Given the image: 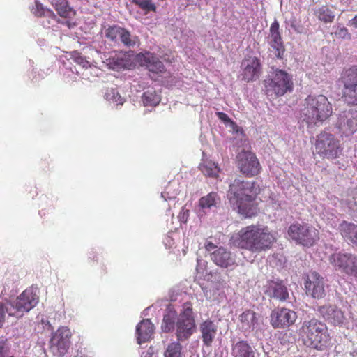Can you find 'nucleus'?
Segmentation results:
<instances>
[{
  "mask_svg": "<svg viewBox=\"0 0 357 357\" xmlns=\"http://www.w3.org/2000/svg\"><path fill=\"white\" fill-rule=\"evenodd\" d=\"M349 25L357 28V15H356L354 18L349 20Z\"/></svg>",
  "mask_w": 357,
  "mask_h": 357,
  "instance_id": "de8ad7c7",
  "label": "nucleus"
},
{
  "mask_svg": "<svg viewBox=\"0 0 357 357\" xmlns=\"http://www.w3.org/2000/svg\"><path fill=\"white\" fill-rule=\"evenodd\" d=\"M200 171L208 177L217 178L221 172L220 167L217 163L211 160H203L199 166Z\"/></svg>",
  "mask_w": 357,
  "mask_h": 357,
  "instance_id": "c85d7f7f",
  "label": "nucleus"
},
{
  "mask_svg": "<svg viewBox=\"0 0 357 357\" xmlns=\"http://www.w3.org/2000/svg\"><path fill=\"white\" fill-rule=\"evenodd\" d=\"M351 355L352 357H357V349L353 351L351 353Z\"/></svg>",
  "mask_w": 357,
  "mask_h": 357,
  "instance_id": "8fccbe9b",
  "label": "nucleus"
},
{
  "mask_svg": "<svg viewBox=\"0 0 357 357\" xmlns=\"http://www.w3.org/2000/svg\"><path fill=\"white\" fill-rule=\"evenodd\" d=\"M119 40L127 47H134L139 43L138 38L137 36H132L130 33L125 28L122 30Z\"/></svg>",
  "mask_w": 357,
  "mask_h": 357,
  "instance_id": "c9c22d12",
  "label": "nucleus"
},
{
  "mask_svg": "<svg viewBox=\"0 0 357 357\" xmlns=\"http://www.w3.org/2000/svg\"><path fill=\"white\" fill-rule=\"evenodd\" d=\"M264 293L270 298L285 302L289 298L287 287L280 280H268L264 286Z\"/></svg>",
  "mask_w": 357,
  "mask_h": 357,
  "instance_id": "dca6fc26",
  "label": "nucleus"
},
{
  "mask_svg": "<svg viewBox=\"0 0 357 357\" xmlns=\"http://www.w3.org/2000/svg\"><path fill=\"white\" fill-rule=\"evenodd\" d=\"M241 79L250 82L258 79L261 73V65L257 56H246L241 62Z\"/></svg>",
  "mask_w": 357,
  "mask_h": 357,
  "instance_id": "4468645a",
  "label": "nucleus"
},
{
  "mask_svg": "<svg viewBox=\"0 0 357 357\" xmlns=\"http://www.w3.org/2000/svg\"><path fill=\"white\" fill-rule=\"evenodd\" d=\"M147 351H149V352H151V354H153L152 351L148 350ZM147 357H152V355H151V356L147 355Z\"/></svg>",
  "mask_w": 357,
  "mask_h": 357,
  "instance_id": "864d4df0",
  "label": "nucleus"
},
{
  "mask_svg": "<svg viewBox=\"0 0 357 357\" xmlns=\"http://www.w3.org/2000/svg\"><path fill=\"white\" fill-rule=\"evenodd\" d=\"M338 128L345 136H349L357 131V113L344 111L341 113L337 121Z\"/></svg>",
  "mask_w": 357,
  "mask_h": 357,
  "instance_id": "a211bd4d",
  "label": "nucleus"
},
{
  "mask_svg": "<svg viewBox=\"0 0 357 357\" xmlns=\"http://www.w3.org/2000/svg\"><path fill=\"white\" fill-rule=\"evenodd\" d=\"M147 355L151 356V353L149 352V351H146V353H144V356L143 357H147Z\"/></svg>",
  "mask_w": 357,
  "mask_h": 357,
  "instance_id": "603ef678",
  "label": "nucleus"
},
{
  "mask_svg": "<svg viewBox=\"0 0 357 357\" xmlns=\"http://www.w3.org/2000/svg\"><path fill=\"white\" fill-rule=\"evenodd\" d=\"M261 191L257 181H249L236 178L229 185L228 198L233 207L245 218H252L259 213V204L257 202Z\"/></svg>",
  "mask_w": 357,
  "mask_h": 357,
  "instance_id": "f257e3e1",
  "label": "nucleus"
},
{
  "mask_svg": "<svg viewBox=\"0 0 357 357\" xmlns=\"http://www.w3.org/2000/svg\"><path fill=\"white\" fill-rule=\"evenodd\" d=\"M72 334L66 326L59 327L53 334L50 340V349L54 354L59 357L63 356L70 345Z\"/></svg>",
  "mask_w": 357,
  "mask_h": 357,
  "instance_id": "9d476101",
  "label": "nucleus"
},
{
  "mask_svg": "<svg viewBox=\"0 0 357 357\" xmlns=\"http://www.w3.org/2000/svg\"><path fill=\"white\" fill-rule=\"evenodd\" d=\"M190 215V211L184 208H182L178 214V219L181 222L186 223Z\"/></svg>",
  "mask_w": 357,
  "mask_h": 357,
  "instance_id": "a19ab883",
  "label": "nucleus"
},
{
  "mask_svg": "<svg viewBox=\"0 0 357 357\" xmlns=\"http://www.w3.org/2000/svg\"><path fill=\"white\" fill-rule=\"evenodd\" d=\"M296 319V312L286 307H280L272 312L271 324L275 328H285L294 324Z\"/></svg>",
  "mask_w": 357,
  "mask_h": 357,
  "instance_id": "ddd939ff",
  "label": "nucleus"
},
{
  "mask_svg": "<svg viewBox=\"0 0 357 357\" xmlns=\"http://www.w3.org/2000/svg\"><path fill=\"white\" fill-rule=\"evenodd\" d=\"M220 201V197L215 192H211L207 195L201 197L199 200V206L202 209L211 208L212 206H216Z\"/></svg>",
  "mask_w": 357,
  "mask_h": 357,
  "instance_id": "473e14b6",
  "label": "nucleus"
},
{
  "mask_svg": "<svg viewBox=\"0 0 357 357\" xmlns=\"http://www.w3.org/2000/svg\"><path fill=\"white\" fill-rule=\"evenodd\" d=\"M107 64L109 68L115 70H119L127 68L128 61L125 55H114L107 59Z\"/></svg>",
  "mask_w": 357,
  "mask_h": 357,
  "instance_id": "7c9ffc66",
  "label": "nucleus"
},
{
  "mask_svg": "<svg viewBox=\"0 0 357 357\" xmlns=\"http://www.w3.org/2000/svg\"><path fill=\"white\" fill-rule=\"evenodd\" d=\"M66 25H67L69 28H70V27H72V26H75V23H73V24H72L71 22H68V21H66Z\"/></svg>",
  "mask_w": 357,
  "mask_h": 357,
  "instance_id": "09e8293b",
  "label": "nucleus"
},
{
  "mask_svg": "<svg viewBox=\"0 0 357 357\" xmlns=\"http://www.w3.org/2000/svg\"><path fill=\"white\" fill-rule=\"evenodd\" d=\"M217 324L210 319L199 324V330L203 344L207 347H211L218 333Z\"/></svg>",
  "mask_w": 357,
  "mask_h": 357,
  "instance_id": "412c9836",
  "label": "nucleus"
},
{
  "mask_svg": "<svg viewBox=\"0 0 357 357\" xmlns=\"http://www.w3.org/2000/svg\"><path fill=\"white\" fill-rule=\"evenodd\" d=\"M52 5L62 17L70 19L76 14L75 11L68 6L67 0H53Z\"/></svg>",
  "mask_w": 357,
  "mask_h": 357,
  "instance_id": "c756f323",
  "label": "nucleus"
},
{
  "mask_svg": "<svg viewBox=\"0 0 357 357\" xmlns=\"http://www.w3.org/2000/svg\"><path fill=\"white\" fill-rule=\"evenodd\" d=\"M132 2L138 6L144 12V14H148L151 11L156 12V6L152 2V0H132Z\"/></svg>",
  "mask_w": 357,
  "mask_h": 357,
  "instance_id": "e433bc0d",
  "label": "nucleus"
},
{
  "mask_svg": "<svg viewBox=\"0 0 357 357\" xmlns=\"http://www.w3.org/2000/svg\"><path fill=\"white\" fill-rule=\"evenodd\" d=\"M39 297L33 287L26 289L16 299L15 309L17 312H26L38 303Z\"/></svg>",
  "mask_w": 357,
  "mask_h": 357,
  "instance_id": "f3484780",
  "label": "nucleus"
},
{
  "mask_svg": "<svg viewBox=\"0 0 357 357\" xmlns=\"http://www.w3.org/2000/svg\"><path fill=\"white\" fill-rule=\"evenodd\" d=\"M154 331V326L149 319H143L137 326V343L141 344L149 341Z\"/></svg>",
  "mask_w": 357,
  "mask_h": 357,
  "instance_id": "b1692460",
  "label": "nucleus"
},
{
  "mask_svg": "<svg viewBox=\"0 0 357 357\" xmlns=\"http://www.w3.org/2000/svg\"><path fill=\"white\" fill-rule=\"evenodd\" d=\"M176 326V335L178 341L188 340L192 335L195 327V320L192 303L185 302L183 303L182 310L177 318Z\"/></svg>",
  "mask_w": 357,
  "mask_h": 357,
  "instance_id": "0eeeda50",
  "label": "nucleus"
},
{
  "mask_svg": "<svg viewBox=\"0 0 357 357\" xmlns=\"http://www.w3.org/2000/svg\"><path fill=\"white\" fill-rule=\"evenodd\" d=\"M318 311L321 315L334 326H341L346 319L344 312L335 305L320 306Z\"/></svg>",
  "mask_w": 357,
  "mask_h": 357,
  "instance_id": "6ab92c4d",
  "label": "nucleus"
},
{
  "mask_svg": "<svg viewBox=\"0 0 357 357\" xmlns=\"http://www.w3.org/2000/svg\"><path fill=\"white\" fill-rule=\"evenodd\" d=\"M160 100V96L155 91L148 90L143 93L142 102L144 106H156Z\"/></svg>",
  "mask_w": 357,
  "mask_h": 357,
  "instance_id": "72a5a7b5",
  "label": "nucleus"
},
{
  "mask_svg": "<svg viewBox=\"0 0 357 357\" xmlns=\"http://www.w3.org/2000/svg\"><path fill=\"white\" fill-rule=\"evenodd\" d=\"M205 249L211 253V259L217 266L221 268H228L236 264L235 259L231 257L230 251L223 247L218 248L211 241H206Z\"/></svg>",
  "mask_w": 357,
  "mask_h": 357,
  "instance_id": "f8f14e48",
  "label": "nucleus"
},
{
  "mask_svg": "<svg viewBox=\"0 0 357 357\" xmlns=\"http://www.w3.org/2000/svg\"><path fill=\"white\" fill-rule=\"evenodd\" d=\"M233 357H255V352L247 341L240 340L232 345Z\"/></svg>",
  "mask_w": 357,
  "mask_h": 357,
  "instance_id": "a878e982",
  "label": "nucleus"
},
{
  "mask_svg": "<svg viewBox=\"0 0 357 357\" xmlns=\"http://www.w3.org/2000/svg\"><path fill=\"white\" fill-rule=\"evenodd\" d=\"M301 333L304 344L318 351L326 349L331 340L326 324L314 318L303 323Z\"/></svg>",
  "mask_w": 357,
  "mask_h": 357,
  "instance_id": "7ed1b4c3",
  "label": "nucleus"
},
{
  "mask_svg": "<svg viewBox=\"0 0 357 357\" xmlns=\"http://www.w3.org/2000/svg\"><path fill=\"white\" fill-rule=\"evenodd\" d=\"M340 81L343 84L344 100L348 105H357V65L343 70Z\"/></svg>",
  "mask_w": 357,
  "mask_h": 357,
  "instance_id": "6e6552de",
  "label": "nucleus"
},
{
  "mask_svg": "<svg viewBox=\"0 0 357 357\" xmlns=\"http://www.w3.org/2000/svg\"><path fill=\"white\" fill-rule=\"evenodd\" d=\"M112 93H113V96H114V102H116L117 105H122L123 104V100L119 96V93L116 92V96H115L114 91H113Z\"/></svg>",
  "mask_w": 357,
  "mask_h": 357,
  "instance_id": "49530a36",
  "label": "nucleus"
},
{
  "mask_svg": "<svg viewBox=\"0 0 357 357\" xmlns=\"http://www.w3.org/2000/svg\"><path fill=\"white\" fill-rule=\"evenodd\" d=\"M304 285L306 293L314 298H321L325 295L324 278L315 271L307 275Z\"/></svg>",
  "mask_w": 357,
  "mask_h": 357,
  "instance_id": "2eb2a0df",
  "label": "nucleus"
},
{
  "mask_svg": "<svg viewBox=\"0 0 357 357\" xmlns=\"http://www.w3.org/2000/svg\"><path fill=\"white\" fill-rule=\"evenodd\" d=\"M269 31V44L274 50L275 56L278 59H282L285 47L280 32V24L277 20H275L271 24Z\"/></svg>",
  "mask_w": 357,
  "mask_h": 357,
  "instance_id": "aec40b11",
  "label": "nucleus"
},
{
  "mask_svg": "<svg viewBox=\"0 0 357 357\" xmlns=\"http://www.w3.org/2000/svg\"><path fill=\"white\" fill-rule=\"evenodd\" d=\"M356 256V255H355V254L349 253V255L348 256L349 260H347L348 262H347V264H348V265H347V267L344 268V270L342 271L343 273L349 275L351 268L352 267L353 261H354V260H355Z\"/></svg>",
  "mask_w": 357,
  "mask_h": 357,
  "instance_id": "ea45409f",
  "label": "nucleus"
},
{
  "mask_svg": "<svg viewBox=\"0 0 357 357\" xmlns=\"http://www.w3.org/2000/svg\"><path fill=\"white\" fill-rule=\"evenodd\" d=\"M342 237L357 247V225L343 221L339 225Z\"/></svg>",
  "mask_w": 357,
  "mask_h": 357,
  "instance_id": "393cba45",
  "label": "nucleus"
},
{
  "mask_svg": "<svg viewBox=\"0 0 357 357\" xmlns=\"http://www.w3.org/2000/svg\"><path fill=\"white\" fill-rule=\"evenodd\" d=\"M238 167L247 177H253L260 174L261 166L256 155L248 151H243L237 155Z\"/></svg>",
  "mask_w": 357,
  "mask_h": 357,
  "instance_id": "1a4fd4ad",
  "label": "nucleus"
},
{
  "mask_svg": "<svg viewBox=\"0 0 357 357\" xmlns=\"http://www.w3.org/2000/svg\"><path fill=\"white\" fill-rule=\"evenodd\" d=\"M348 275H351L355 278H357V255L356 256L355 260H354L352 264V267L349 271Z\"/></svg>",
  "mask_w": 357,
  "mask_h": 357,
  "instance_id": "c03bdc74",
  "label": "nucleus"
},
{
  "mask_svg": "<svg viewBox=\"0 0 357 357\" xmlns=\"http://www.w3.org/2000/svg\"><path fill=\"white\" fill-rule=\"evenodd\" d=\"M6 313L10 316H14L13 313L9 312L8 308L2 303H0V328L3 327L6 319Z\"/></svg>",
  "mask_w": 357,
  "mask_h": 357,
  "instance_id": "58836bf2",
  "label": "nucleus"
},
{
  "mask_svg": "<svg viewBox=\"0 0 357 357\" xmlns=\"http://www.w3.org/2000/svg\"><path fill=\"white\" fill-rule=\"evenodd\" d=\"M314 15L324 23L332 22L335 18L333 10L327 6H322L314 10Z\"/></svg>",
  "mask_w": 357,
  "mask_h": 357,
  "instance_id": "2f4dec72",
  "label": "nucleus"
},
{
  "mask_svg": "<svg viewBox=\"0 0 357 357\" xmlns=\"http://www.w3.org/2000/svg\"><path fill=\"white\" fill-rule=\"evenodd\" d=\"M276 238L268 227L251 225L241 228L231 238L232 244L240 249L252 253H259L269 250Z\"/></svg>",
  "mask_w": 357,
  "mask_h": 357,
  "instance_id": "f03ea898",
  "label": "nucleus"
},
{
  "mask_svg": "<svg viewBox=\"0 0 357 357\" xmlns=\"http://www.w3.org/2000/svg\"><path fill=\"white\" fill-rule=\"evenodd\" d=\"M75 61L83 68H88L89 66V62L80 54H77V56L75 57Z\"/></svg>",
  "mask_w": 357,
  "mask_h": 357,
  "instance_id": "79ce46f5",
  "label": "nucleus"
},
{
  "mask_svg": "<svg viewBox=\"0 0 357 357\" xmlns=\"http://www.w3.org/2000/svg\"><path fill=\"white\" fill-rule=\"evenodd\" d=\"M305 107L302 112L304 121L309 124L323 122L332 114L331 104L324 95H309L305 98Z\"/></svg>",
  "mask_w": 357,
  "mask_h": 357,
  "instance_id": "20e7f679",
  "label": "nucleus"
},
{
  "mask_svg": "<svg viewBox=\"0 0 357 357\" xmlns=\"http://www.w3.org/2000/svg\"><path fill=\"white\" fill-rule=\"evenodd\" d=\"M287 234L296 244L310 248L319 240V231L313 225L304 222H295L289 227Z\"/></svg>",
  "mask_w": 357,
  "mask_h": 357,
  "instance_id": "39448f33",
  "label": "nucleus"
},
{
  "mask_svg": "<svg viewBox=\"0 0 357 357\" xmlns=\"http://www.w3.org/2000/svg\"><path fill=\"white\" fill-rule=\"evenodd\" d=\"M138 61L142 66H145L149 71L153 73H162L165 70L163 63L153 54L146 52L144 54H139Z\"/></svg>",
  "mask_w": 357,
  "mask_h": 357,
  "instance_id": "4be33fe9",
  "label": "nucleus"
},
{
  "mask_svg": "<svg viewBox=\"0 0 357 357\" xmlns=\"http://www.w3.org/2000/svg\"><path fill=\"white\" fill-rule=\"evenodd\" d=\"M216 116L218 117L219 119H220L225 123H228L231 121L230 118L225 112H216Z\"/></svg>",
  "mask_w": 357,
  "mask_h": 357,
  "instance_id": "a18cd8bd",
  "label": "nucleus"
},
{
  "mask_svg": "<svg viewBox=\"0 0 357 357\" xmlns=\"http://www.w3.org/2000/svg\"><path fill=\"white\" fill-rule=\"evenodd\" d=\"M314 149L321 158L330 160L339 158L343 151L340 141L334 135L326 132L317 135Z\"/></svg>",
  "mask_w": 357,
  "mask_h": 357,
  "instance_id": "423d86ee",
  "label": "nucleus"
},
{
  "mask_svg": "<svg viewBox=\"0 0 357 357\" xmlns=\"http://www.w3.org/2000/svg\"><path fill=\"white\" fill-rule=\"evenodd\" d=\"M293 83L288 73L277 69L267 86L268 92L272 91L276 96H282L292 90Z\"/></svg>",
  "mask_w": 357,
  "mask_h": 357,
  "instance_id": "9b49d317",
  "label": "nucleus"
},
{
  "mask_svg": "<svg viewBox=\"0 0 357 357\" xmlns=\"http://www.w3.org/2000/svg\"><path fill=\"white\" fill-rule=\"evenodd\" d=\"M350 252H344L342 251L335 252L330 255L329 263L337 271L342 273L344 268L347 267V262Z\"/></svg>",
  "mask_w": 357,
  "mask_h": 357,
  "instance_id": "cd10ccee",
  "label": "nucleus"
},
{
  "mask_svg": "<svg viewBox=\"0 0 357 357\" xmlns=\"http://www.w3.org/2000/svg\"><path fill=\"white\" fill-rule=\"evenodd\" d=\"M335 34L337 38H346L349 37V33L348 32V30L344 27L337 29V31H335Z\"/></svg>",
  "mask_w": 357,
  "mask_h": 357,
  "instance_id": "37998d69",
  "label": "nucleus"
},
{
  "mask_svg": "<svg viewBox=\"0 0 357 357\" xmlns=\"http://www.w3.org/2000/svg\"><path fill=\"white\" fill-rule=\"evenodd\" d=\"M182 347L178 342L169 344L164 352V357H182Z\"/></svg>",
  "mask_w": 357,
  "mask_h": 357,
  "instance_id": "f704fd0d",
  "label": "nucleus"
},
{
  "mask_svg": "<svg viewBox=\"0 0 357 357\" xmlns=\"http://www.w3.org/2000/svg\"><path fill=\"white\" fill-rule=\"evenodd\" d=\"M176 310L172 306H169L166 309L165 314L163 317V320L161 328L163 332L169 333L172 331L174 328L176 319L178 318Z\"/></svg>",
  "mask_w": 357,
  "mask_h": 357,
  "instance_id": "bb28decb",
  "label": "nucleus"
},
{
  "mask_svg": "<svg viewBox=\"0 0 357 357\" xmlns=\"http://www.w3.org/2000/svg\"><path fill=\"white\" fill-rule=\"evenodd\" d=\"M259 315L251 310L244 311L239 316L241 327L244 331H253L259 326Z\"/></svg>",
  "mask_w": 357,
  "mask_h": 357,
  "instance_id": "5701e85b",
  "label": "nucleus"
},
{
  "mask_svg": "<svg viewBox=\"0 0 357 357\" xmlns=\"http://www.w3.org/2000/svg\"><path fill=\"white\" fill-rule=\"evenodd\" d=\"M123 28L117 25L109 26L105 32L107 38L113 42H118Z\"/></svg>",
  "mask_w": 357,
  "mask_h": 357,
  "instance_id": "4c0bfd02",
  "label": "nucleus"
},
{
  "mask_svg": "<svg viewBox=\"0 0 357 357\" xmlns=\"http://www.w3.org/2000/svg\"><path fill=\"white\" fill-rule=\"evenodd\" d=\"M291 26L294 29L295 31H296L298 33H301V30L298 28L296 27L295 26L292 25Z\"/></svg>",
  "mask_w": 357,
  "mask_h": 357,
  "instance_id": "3c124183",
  "label": "nucleus"
}]
</instances>
